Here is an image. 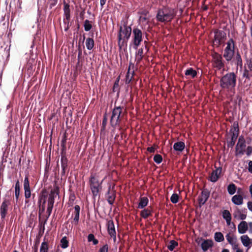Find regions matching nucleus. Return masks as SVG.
Listing matches in <instances>:
<instances>
[{
    "label": "nucleus",
    "mask_w": 252,
    "mask_h": 252,
    "mask_svg": "<svg viewBox=\"0 0 252 252\" xmlns=\"http://www.w3.org/2000/svg\"><path fill=\"white\" fill-rule=\"evenodd\" d=\"M249 191L251 195V196L252 197V184H251L249 187Z\"/></svg>",
    "instance_id": "61"
},
{
    "label": "nucleus",
    "mask_w": 252,
    "mask_h": 252,
    "mask_svg": "<svg viewBox=\"0 0 252 252\" xmlns=\"http://www.w3.org/2000/svg\"><path fill=\"white\" fill-rule=\"evenodd\" d=\"M236 85V75L234 72H229L223 76L220 80V86L228 91H232Z\"/></svg>",
    "instance_id": "2"
},
{
    "label": "nucleus",
    "mask_w": 252,
    "mask_h": 252,
    "mask_svg": "<svg viewBox=\"0 0 252 252\" xmlns=\"http://www.w3.org/2000/svg\"><path fill=\"white\" fill-rule=\"evenodd\" d=\"M143 49L141 48L139 49L136 53V56H137L138 62H140L142 60L143 56Z\"/></svg>",
    "instance_id": "42"
},
{
    "label": "nucleus",
    "mask_w": 252,
    "mask_h": 252,
    "mask_svg": "<svg viewBox=\"0 0 252 252\" xmlns=\"http://www.w3.org/2000/svg\"><path fill=\"white\" fill-rule=\"evenodd\" d=\"M231 201L235 205H241L243 203V197L240 194H236L232 197Z\"/></svg>",
    "instance_id": "21"
},
{
    "label": "nucleus",
    "mask_w": 252,
    "mask_h": 252,
    "mask_svg": "<svg viewBox=\"0 0 252 252\" xmlns=\"http://www.w3.org/2000/svg\"><path fill=\"white\" fill-rule=\"evenodd\" d=\"M108 252V246L107 244L103 245L99 249V252Z\"/></svg>",
    "instance_id": "49"
},
{
    "label": "nucleus",
    "mask_w": 252,
    "mask_h": 252,
    "mask_svg": "<svg viewBox=\"0 0 252 252\" xmlns=\"http://www.w3.org/2000/svg\"><path fill=\"white\" fill-rule=\"evenodd\" d=\"M241 240L243 244V245L245 247H249L250 244H251V240L249 238V237L247 235H243L241 236Z\"/></svg>",
    "instance_id": "26"
},
{
    "label": "nucleus",
    "mask_w": 252,
    "mask_h": 252,
    "mask_svg": "<svg viewBox=\"0 0 252 252\" xmlns=\"http://www.w3.org/2000/svg\"><path fill=\"white\" fill-rule=\"evenodd\" d=\"M238 128L237 127H235L234 128V131H233L231 136V141L230 142V145L231 146H233L234 145L236 140L238 136Z\"/></svg>",
    "instance_id": "24"
},
{
    "label": "nucleus",
    "mask_w": 252,
    "mask_h": 252,
    "mask_svg": "<svg viewBox=\"0 0 252 252\" xmlns=\"http://www.w3.org/2000/svg\"><path fill=\"white\" fill-rule=\"evenodd\" d=\"M222 217L225 220L227 226H230L231 224V215L229 211L224 210L222 212Z\"/></svg>",
    "instance_id": "17"
},
{
    "label": "nucleus",
    "mask_w": 252,
    "mask_h": 252,
    "mask_svg": "<svg viewBox=\"0 0 252 252\" xmlns=\"http://www.w3.org/2000/svg\"><path fill=\"white\" fill-rule=\"evenodd\" d=\"M176 11L175 9L169 7H163L158 10L156 18L160 22H170L176 16Z\"/></svg>",
    "instance_id": "1"
},
{
    "label": "nucleus",
    "mask_w": 252,
    "mask_h": 252,
    "mask_svg": "<svg viewBox=\"0 0 252 252\" xmlns=\"http://www.w3.org/2000/svg\"><path fill=\"white\" fill-rule=\"evenodd\" d=\"M185 74L186 76H190L191 78H194L197 75V72L195 70L190 67L185 70Z\"/></svg>",
    "instance_id": "27"
},
{
    "label": "nucleus",
    "mask_w": 252,
    "mask_h": 252,
    "mask_svg": "<svg viewBox=\"0 0 252 252\" xmlns=\"http://www.w3.org/2000/svg\"><path fill=\"white\" fill-rule=\"evenodd\" d=\"M154 160L157 164L160 163L162 161V156L159 154H157L154 157Z\"/></svg>",
    "instance_id": "46"
},
{
    "label": "nucleus",
    "mask_w": 252,
    "mask_h": 252,
    "mask_svg": "<svg viewBox=\"0 0 252 252\" xmlns=\"http://www.w3.org/2000/svg\"><path fill=\"white\" fill-rule=\"evenodd\" d=\"M143 33L141 30L137 28H133L132 32L131 41L130 45L136 50L142 41Z\"/></svg>",
    "instance_id": "5"
},
{
    "label": "nucleus",
    "mask_w": 252,
    "mask_h": 252,
    "mask_svg": "<svg viewBox=\"0 0 252 252\" xmlns=\"http://www.w3.org/2000/svg\"><path fill=\"white\" fill-rule=\"evenodd\" d=\"M247 206H248V209L250 211L252 212V201H249L247 203Z\"/></svg>",
    "instance_id": "56"
},
{
    "label": "nucleus",
    "mask_w": 252,
    "mask_h": 252,
    "mask_svg": "<svg viewBox=\"0 0 252 252\" xmlns=\"http://www.w3.org/2000/svg\"><path fill=\"white\" fill-rule=\"evenodd\" d=\"M148 202L149 199L147 197H141L140 198V201L138 207L140 209H143L147 206Z\"/></svg>",
    "instance_id": "23"
},
{
    "label": "nucleus",
    "mask_w": 252,
    "mask_h": 252,
    "mask_svg": "<svg viewBox=\"0 0 252 252\" xmlns=\"http://www.w3.org/2000/svg\"><path fill=\"white\" fill-rule=\"evenodd\" d=\"M233 61L235 62V63L237 65L239 66L240 67H242L243 65V61L241 58V55L240 53L238 52L235 57Z\"/></svg>",
    "instance_id": "30"
},
{
    "label": "nucleus",
    "mask_w": 252,
    "mask_h": 252,
    "mask_svg": "<svg viewBox=\"0 0 252 252\" xmlns=\"http://www.w3.org/2000/svg\"><path fill=\"white\" fill-rule=\"evenodd\" d=\"M86 48L89 50H91L93 49L94 45V42L93 38L89 37L86 40Z\"/></svg>",
    "instance_id": "28"
},
{
    "label": "nucleus",
    "mask_w": 252,
    "mask_h": 252,
    "mask_svg": "<svg viewBox=\"0 0 252 252\" xmlns=\"http://www.w3.org/2000/svg\"><path fill=\"white\" fill-rule=\"evenodd\" d=\"M249 232L250 233H252V222L249 223Z\"/></svg>",
    "instance_id": "60"
},
{
    "label": "nucleus",
    "mask_w": 252,
    "mask_h": 252,
    "mask_svg": "<svg viewBox=\"0 0 252 252\" xmlns=\"http://www.w3.org/2000/svg\"><path fill=\"white\" fill-rule=\"evenodd\" d=\"M107 114L105 113V114L103 116V118L102 123V125L103 129H104L105 128L106 124H107Z\"/></svg>",
    "instance_id": "48"
},
{
    "label": "nucleus",
    "mask_w": 252,
    "mask_h": 252,
    "mask_svg": "<svg viewBox=\"0 0 252 252\" xmlns=\"http://www.w3.org/2000/svg\"><path fill=\"white\" fill-rule=\"evenodd\" d=\"M140 215L143 218L145 219L151 215V212L148 209H144L141 212Z\"/></svg>",
    "instance_id": "38"
},
{
    "label": "nucleus",
    "mask_w": 252,
    "mask_h": 252,
    "mask_svg": "<svg viewBox=\"0 0 252 252\" xmlns=\"http://www.w3.org/2000/svg\"><path fill=\"white\" fill-rule=\"evenodd\" d=\"M55 197H56V195H55V193H54V192H52L49 194L48 199V201H47V202H48V206L47 207H51V208L53 207Z\"/></svg>",
    "instance_id": "29"
},
{
    "label": "nucleus",
    "mask_w": 252,
    "mask_h": 252,
    "mask_svg": "<svg viewBox=\"0 0 252 252\" xmlns=\"http://www.w3.org/2000/svg\"><path fill=\"white\" fill-rule=\"evenodd\" d=\"M53 208L48 207L47 208V213L48 214V218L51 215Z\"/></svg>",
    "instance_id": "57"
},
{
    "label": "nucleus",
    "mask_w": 252,
    "mask_h": 252,
    "mask_svg": "<svg viewBox=\"0 0 252 252\" xmlns=\"http://www.w3.org/2000/svg\"><path fill=\"white\" fill-rule=\"evenodd\" d=\"M107 229L109 234L113 238L115 242L116 240V232L114 223L112 220H109L107 222Z\"/></svg>",
    "instance_id": "13"
},
{
    "label": "nucleus",
    "mask_w": 252,
    "mask_h": 252,
    "mask_svg": "<svg viewBox=\"0 0 252 252\" xmlns=\"http://www.w3.org/2000/svg\"><path fill=\"white\" fill-rule=\"evenodd\" d=\"M214 239L217 242H221L224 240V236L222 233L217 232L214 234Z\"/></svg>",
    "instance_id": "33"
},
{
    "label": "nucleus",
    "mask_w": 252,
    "mask_h": 252,
    "mask_svg": "<svg viewBox=\"0 0 252 252\" xmlns=\"http://www.w3.org/2000/svg\"><path fill=\"white\" fill-rule=\"evenodd\" d=\"M147 20V18L146 15H145L144 16H141L139 18V20L141 22H144L146 21Z\"/></svg>",
    "instance_id": "55"
},
{
    "label": "nucleus",
    "mask_w": 252,
    "mask_h": 252,
    "mask_svg": "<svg viewBox=\"0 0 252 252\" xmlns=\"http://www.w3.org/2000/svg\"><path fill=\"white\" fill-rule=\"evenodd\" d=\"M248 171L252 174V161L250 160L248 163Z\"/></svg>",
    "instance_id": "54"
},
{
    "label": "nucleus",
    "mask_w": 252,
    "mask_h": 252,
    "mask_svg": "<svg viewBox=\"0 0 252 252\" xmlns=\"http://www.w3.org/2000/svg\"><path fill=\"white\" fill-rule=\"evenodd\" d=\"M213 242L211 240L207 239L204 240L201 244V247L204 252L207 251L209 248H212Z\"/></svg>",
    "instance_id": "18"
},
{
    "label": "nucleus",
    "mask_w": 252,
    "mask_h": 252,
    "mask_svg": "<svg viewBox=\"0 0 252 252\" xmlns=\"http://www.w3.org/2000/svg\"><path fill=\"white\" fill-rule=\"evenodd\" d=\"M88 241L89 242H93L94 245H96L98 243V241L94 238V235L93 234L88 235Z\"/></svg>",
    "instance_id": "40"
},
{
    "label": "nucleus",
    "mask_w": 252,
    "mask_h": 252,
    "mask_svg": "<svg viewBox=\"0 0 252 252\" xmlns=\"http://www.w3.org/2000/svg\"><path fill=\"white\" fill-rule=\"evenodd\" d=\"M106 0H100V4L101 9L103 8L104 5L105 4Z\"/></svg>",
    "instance_id": "58"
},
{
    "label": "nucleus",
    "mask_w": 252,
    "mask_h": 252,
    "mask_svg": "<svg viewBox=\"0 0 252 252\" xmlns=\"http://www.w3.org/2000/svg\"><path fill=\"white\" fill-rule=\"evenodd\" d=\"M231 246H232V249L234 250H235L236 251H237V250L238 249H240L239 248H238V244L237 243V241L235 243H233V244L231 245Z\"/></svg>",
    "instance_id": "53"
},
{
    "label": "nucleus",
    "mask_w": 252,
    "mask_h": 252,
    "mask_svg": "<svg viewBox=\"0 0 252 252\" xmlns=\"http://www.w3.org/2000/svg\"><path fill=\"white\" fill-rule=\"evenodd\" d=\"M177 245L178 243L177 242L174 240H172L170 242L169 244L167 246V248L169 250L172 251Z\"/></svg>",
    "instance_id": "43"
},
{
    "label": "nucleus",
    "mask_w": 252,
    "mask_h": 252,
    "mask_svg": "<svg viewBox=\"0 0 252 252\" xmlns=\"http://www.w3.org/2000/svg\"><path fill=\"white\" fill-rule=\"evenodd\" d=\"M90 188L93 186L94 187H99L100 186V184L99 183L98 180L96 179L94 175H91L90 180Z\"/></svg>",
    "instance_id": "25"
},
{
    "label": "nucleus",
    "mask_w": 252,
    "mask_h": 252,
    "mask_svg": "<svg viewBox=\"0 0 252 252\" xmlns=\"http://www.w3.org/2000/svg\"><path fill=\"white\" fill-rule=\"evenodd\" d=\"M221 252H229V251L227 249H223Z\"/></svg>",
    "instance_id": "63"
},
{
    "label": "nucleus",
    "mask_w": 252,
    "mask_h": 252,
    "mask_svg": "<svg viewBox=\"0 0 252 252\" xmlns=\"http://www.w3.org/2000/svg\"><path fill=\"white\" fill-rule=\"evenodd\" d=\"M227 191L229 194H234L236 191V187L235 185L233 183L229 184L227 187Z\"/></svg>",
    "instance_id": "36"
},
{
    "label": "nucleus",
    "mask_w": 252,
    "mask_h": 252,
    "mask_svg": "<svg viewBox=\"0 0 252 252\" xmlns=\"http://www.w3.org/2000/svg\"><path fill=\"white\" fill-rule=\"evenodd\" d=\"M68 242L66 237H63L61 240V246L63 249H65L68 247Z\"/></svg>",
    "instance_id": "44"
},
{
    "label": "nucleus",
    "mask_w": 252,
    "mask_h": 252,
    "mask_svg": "<svg viewBox=\"0 0 252 252\" xmlns=\"http://www.w3.org/2000/svg\"><path fill=\"white\" fill-rule=\"evenodd\" d=\"M121 106H115L112 112L110 118V125L114 128L120 124L122 116V109Z\"/></svg>",
    "instance_id": "4"
},
{
    "label": "nucleus",
    "mask_w": 252,
    "mask_h": 252,
    "mask_svg": "<svg viewBox=\"0 0 252 252\" xmlns=\"http://www.w3.org/2000/svg\"><path fill=\"white\" fill-rule=\"evenodd\" d=\"M115 199V194L114 193L110 192V190L108 191L107 201L110 204L112 205Z\"/></svg>",
    "instance_id": "35"
},
{
    "label": "nucleus",
    "mask_w": 252,
    "mask_h": 252,
    "mask_svg": "<svg viewBox=\"0 0 252 252\" xmlns=\"http://www.w3.org/2000/svg\"><path fill=\"white\" fill-rule=\"evenodd\" d=\"M48 245L47 242H43L41 243L40 252H48Z\"/></svg>",
    "instance_id": "41"
},
{
    "label": "nucleus",
    "mask_w": 252,
    "mask_h": 252,
    "mask_svg": "<svg viewBox=\"0 0 252 252\" xmlns=\"http://www.w3.org/2000/svg\"><path fill=\"white\" fill-rule=\"evenodd\" d=\"M84 27L85 31H90L92 28L91 22L89 20H85L84 23Z\"/></svg>",
    "instance_id": "39"
},
{
    "label": "nucleus",
    "mask_w": 252,
    "mask_h": 252,
    "mask_svg": "<svg viewBox=\"0 0 252 252\" xmlns=\"http://www.w3.org/2000/svg\"><path fill=\"white\" fill-rule=\"evenodd\" d=\"M246 147V140L243 136L239 137L238 143L236 146V155H243L245 152Z\"/></svg>",
    "instance_id": "7"
},
{
    "label": "nucleus",
    "mask_w": 252,
    "mask_h": 252,
    "mask_svg": "<svg viewBox=\"0 0 252 252\" xmlns=\"http://www.w3.org/2000/svg\"><path fill=\"white\" fill-rule=\"evenodd\" d=\"M23 187L24 189V195L25 198L26 199L25 200V203H28L29 201L27 200V199H29L31 196V190L30 186V182L28 178V176L27 175L26 176L24 180V184Z\"/></svg>",
    "instance_id": "8"
},
{
    "label": "nucleus",
    "mask_w": 252,
    "mask_h": 252,
    "mask_svg": "<svg viewBox=\"0 0 252 252\" xmlns=\"http://www.w3.org/2000/svg\"><path fill=\"white\" fill-rule=\"evenodd\" d=\"M210 196V192L207 189H204L201 193V195L198 197L199 205L201 207L204 205Z\"/></svg>",
    "instance_id": "14"
},
{
    "label": "nucleus",
    "mask_w": 252,
    "mask_h": 252,
    "mask_svg": "<svg viewBox=\"0 0 252 252\" xmlns=\"http://www.w3.org/2000/svg\"><path fill=\"white\" fill-rule=\"evenodd\" d=\"M98 188H99V187H94V186H93V187L90 188L94 198H95L98 194V192H99Z\"/></svg>",
    "instance_id": "45"
},
{
    "label": "nucleus",
    "mask_w": 252,
    "mask_h": 252,
    "mask_svg": "<svg viewBox=\"0 0 252 252\" xmlns=\"http://www.w3.org/2000/svg\"><path fill=\"white\" fill-rule=\"evenodd\" d=\"M243 77H246V78L250 79V76L249 70L245 69L243 74Z\"/></svg>",
    "instance_id": "50"
},
{
    "label": "nucleus",
    "mask_w": 252,
    "mask_h": 252,
    "mask_svg": "<svg viewBox=\"0 0 252 252\" xmlns=\"http://www.w3.org/2000/svg\"><path fill=\"white\" fill-rule=\"evenodd\" d=\"M170 200L173 203H177L179 200V196L177 193H173L171 197Z\"/></svg>",
    "instance_id": "47"
},
{
    "label": "nucleus",
    "mask_w": 252,
    "mask_h": 252,
    "mask_svg": "<svg viewBox=\"0 0 252 252\" xmlns=\"http://www.w3.org/2000/svg\"><path fill=\"white\" fill-rule=\"evenodd\" d=\"M131 28L130 26L124 25L120 27L118 34V45L120 49H122L126 45V42L129 39L132 33Z\"/></svg>",
    "instance_id": "3"
},
{
    "label": "nucleus",
    "mask_w": 252,
    "mask_h": 252,
    "mask_svg": "<svg viewBox=\"0 0 252 252\" xmlns=\"http://www.w3.org/2000/svg\"><path fill=\"white\" fill-rule=\"evenodd\" d=\"M225 237L230 245H232L237 241L236 237L235 236H230V233H227Z\"/></svg>",
    "instance_id": "34"
},
{
    "label": "nucleus",
    "mask_w": 252,
    "mask_h": 252,
    "mask_svg": "<svg viewBox=\"0 0 252 252\" xmlns=\"http://www.w3.org/2000/svg\"><path fill=\"white\" fill-rule=\"evenodd\" d=\"M221 167L217 168L215 170H213L210 177V181L213 183L216 182L221 173Z\"/></svg>",
    "instance_id": "16"
},
{
    "label": "nucleus",
    "mask_w": 252,
    "mask_h": 252,
    "mask_svg": "<svg viewBox=\"0 0 252 252\" xmlns=\"http://www.w3.org/2000/svg\"><path fill=\"white\" fill-rule=\"evenodd\" d=\"M9 205V201L7 200H4L0 206V214L1 216V218L2 219H4L6 216Z\"/></svg>",
    "instance_id": "15"
},
{
    "label": "nucleus",
    "mask_w": 252,
    "mask_h": 252,
    "mask_svg": "<svg viewBox=\"0 0 252 252\" xmlns=\"http://www.w3.org/2000/svg\"><path fill=\"white\" fill-rule=\"evenodd\" d=\"M185 147V143L183 142H177L174 144L173 149L176 151L182 152Z\"/></svg>",
    "instance_id": "22"
},
{
    "label": "nucleus",
    "mask_w": 252,
    "mask_h": 252,
    "mask_svg": "<svg viewBox=\"0 0 252 252\" xmlns=\"http://www.w3.org/2000/svg\"><path fill=\"white\" fill-rule=\"evenodd\" d=\"M236 252H243V250H241V249H238L237 250V251H236Z\"/></svg>",
    "instance_id": "64"
},
{
    "label": "nucleus",
    "mask_w": 252,
    "mask_h": 252,
    "mask_svg": "<svg viewBox=\"0 0 252 252\" xmlns=\"http://www.w3.org/2000/svg\"><path fill=\"white\" fill-rule=\"evenodd\" d=\"M61 167H62V174L64 175L65 173V170L67 168V158L64 156H62L61 159Z\"/></svg>",
    "instance_id": "20"
},
{
    "label": "nucleus",
    "mask_w": 252,
    "mask_h": 252,
    "mask_svg": "<svg viewBox=\"0 0 252 252\" xmlns=\"http://www.w3.org/2000/svg\"><path fill=\"white\" fill-rule=\"evenodd\" d=\"M226 37V33L223 31L216 30L215 32L214 44L218 46Z\"/></svg>",
    "instance_id": "9"
},
{
    "label": "nucleus",
    "mask_w": 252,
    "mask_h": 252,
    "mask_svg": "<svg viewBox=\"0 0 252 252\" xmlns=\"http://www.w3.org/2000/svg\"><path fill=\"white\" fill-rule=\"evenodd\" d=\"M148 151L150 153H154L155 152V148L153 147H148Z\"/></svg>",
    "instance_id": "59"
},
{
    "label": "nucleus",
    "mask_w": 252,
    "mask_h": 252,
    "mask_svg": "<svg viewBox=\"0 0 252 252\" xmlns=\"http://www.w3.org/2000/svg\"><path fill=\"white\" fill-rule=\"evenodd\" d=\"M64 15L66 20L68 21L70 18L69 5L68 4H65L63 7Z\"/></svg>",
    "instance_id": "31"
},
{
    "label": "nucleus",
    "mask_w": 252,
    "mask_h": 252,
    "mask_svg": "<svg viewBox=\"0 0 252 252\" xmlns=\"http://www.w3.org/2000/svg\"><path fill=\"white\" fill-rule=\"evenodd\" d=\"M74 208V211L72 214L73 220L71 221V223L74 225H77L79 220L80 207L79 205H76Z\"/></svg>",
    "instance_id": "12"
},
{
    "label": "nucleus",
    "mask_w": 252,
    "mask_h": 252,
    "mask_svg": "<svg viewBox=\"0 0 252 252\" xmlns=\"http://www.w3.org/2000/svg\"><path fill=\"white\" fill-rule=\"evenodd\" d=\"M248 229V223L245 221H242L238 225V231L240 234H244Z\"/></svg>",
    "instance_id": "19"
},
{
    "label": "nucleus",
    "mask_w": 252,
    "mask_h": 252,
    "mask_svg": "<svg viewBox=\"0 0 252 252\" xmlns=\"http://www.w3.org/2000/svg\"><path fill=\"white\" fill-rule=\"evenodd\" d=\"M235 219L238 220H244L247 217V209H240L237 208L233 214Z\"/></svg>",
    "instance_id": "10"
},
{
    "label": "nucleus",
    "mask_w": 252,
    "mask_h": 252,
    "mask_svg": "<svg viewBox=\"0 0 252 252\" xmlns=\"http://www.w3.org/2000/svg\"><path fill=\"white\" fill-rule=\"evenodd\" d=\"M213 63L214 66L218 69H220L224 66V63L222 61V58L221 55L218 54H215L213 57Z\"/></svg>",
    "instance_id": "11"
},
{
    "label": "nucleus",
    "mask_w": 252,
    "mask_h": 252,
    "mask_svg": "<svg viewBox=\"0 0 252 252\" xmlns=\"http://www.w3.org/2000/svg\"><path fill=\"white\" fill-rule=\"evenodd\" d=\"M131 65H133L131 63H130L126 75V82L129 83L132 80L134 74V71H132L130 75V67Z\"/></svg>",
    "instance_id": "37"
},
{
    "label": "nucleus",
    "mask_w": 252,
    "mask_h": 252,
    "mask_svg": "<svg viewBox=\"0 0 252 252\" xmlns=\"http://www.w3.org/2000/svg\"><path fill=\"white\" fill-rule=\"evenodd\" d=\"M20 186L19 180H17L16 182L15 185V199L16 201H17L19 199V197L20 195Z\"/></svg>",
    "instance_id": "32"
},
{
    "label": "nucleus",
    "mask_w": 252,
    "mask_h": 252,
    "mask_svg": "<svg viewBox=\"0 0 252 252\" xmlns=\"http://www.w3.org/2000/svg\"><path fill=\"white\" fill-rule=\"evenodd\" d=\"M247 63L249 70L252 71V59H251L247 60Z\"/></svg>",
    "instance_id": "51"
},
{
    "label": "nucleus",
    "mask_w": 252,
    "mask_h": 252,
    "mask_svg": "<svg viewBox=\"0 0 252 252\" xmlns=\"http://www.w3.org/2000/svg\"><path fill=\"white\" fill-rule=\"evenodd\" d=\"M252 153V147L251 146H248L246 150V154L248 156H250Z\"/></svg>",
    "instance_id": "52"
},
{
    "label": "nucleus",
    "mask_w": 252,
    "mask_h": 252,
    "mask_svg": "<svg viewBox=\"0 0 252 252\" xmlns=\"http://www.w3.org/2000/svg\"><path fill=\"white\" fill-rule=\"evenodd\" d=\"M235 44L232 38H230L226 43V47L224 50L223 56L227 62L231 61L234 54Z\"/></svg>",
    "instance_id": "6"
},
{
    "label": "nucleus",
    "mask_w": 252,
    "mask_h": 252,
    "mask_svg": "<svg viewBox=\"0 0 252 252\" xmlns=\"http://www.w3.org/2000/svg\"><path fill=\"white\" fill-rule=\"evenodd\" d=\"M82 55V51H79L78 55V59H79L80 58L81 55Z\"/></svg>",
    "instance_id": "62"
}]
</instances>
